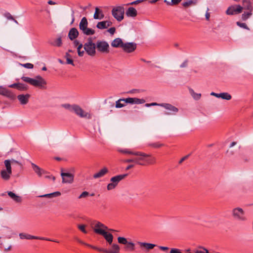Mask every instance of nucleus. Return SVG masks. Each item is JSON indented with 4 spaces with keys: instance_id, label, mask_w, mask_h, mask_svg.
<instances>
[{
    "instance_id": "nucleus-56",
    "label": "nucleus",
    "mask_w": 253,
    "mask_h": 253,
    "mask_svg": "<svg viewBox=\"0 0 253 253\" xmlns=\"http://www.w3.org/2000/svg\"><path fill=\"white\" fill-rule=\"evenodd\" d=\"M193 3L192 0H189L187 1H185L182 3L183 6L187 7L191 5Z\"/></svg>"
},
{
    "instance_id": "nucleus-2",
    "label": "nucleus",
    "mask_w": 253,
    "mask_h": 253,
    "mask_svg": "<svg viewBox=\"0 0 253 253\" xmlns=\"http://www.w3.org/2000/svg\"><path fill=\"white\" fill-rule=\"evenodd\" d=\"M241 7V12L243 10H246L242 15V19L243 21H246L252 15L253 5L250 0H242V4Z\"/></svg>"
},
{
    "instance_id": "nucleus-31",
    "label": "nucleus",
    "mask_w": 253,
    "mask_h": 253,
    "mask_svg": "<svg viewBox=\"0 0 253 253\" xmlns=\"http://www.w3.org/2000/svg\"><path fill=\"white\" fill-rule=\"evenodd\" d=\"M93 17L95 19H102L104 17L102 10H100L98 7H96Z\"/></svg>"
},
{
    "instance_id": "nucleus-36",
    "label": "nucleus",
    "mask_w": 253,
    "mask_h": 253,
    "mask_svg": "<svg viewBox=\"0 0 253 253\" xmlns=\"http://www.w3.org/2000/svg\"><path fill=\"white\" fill-rule=\"evenodd\" d=\"M126 105L124 98H120L116 102V107L121 108Z\"/></svg>"
},
{
    "instance_id": "nucleus-9",
    "label": "nucleus",
    "mask_w": 253,
    "mask_h": 253,
    "mask_svg": "<svg viewBox=\"0 0 253 253\" xmlns=\"http://www.w3.org/2000/svg\"><path fill=\"white\" fill-rule=\"evenodd\" d=\"M109 45L105 41H98L96 42V48L98 51L102 53H108Z\"/></svg>"
},
{
    "instance_id": "nucleus-13",
    "label": "nucleus",
    "mask_w": 253,
    "mask_h": 253,
    "mask_svg": "<svg viewBox=\"0 0 253 253\" xmlns=\"http://www.w3.org/2000/svg\"><path fill=\"white\" fill-rule=\"evenodd\" d=\"M241 13V7L240 5H234L229 6L226 11L227 15H235Z\"/></svg>"
},
{
    "instance_id": "nucleus-40",
    "label": "nucleus",
    "mask_w": 253,
    "mask_h": 253,
    "mask_svg": "<svg viewBox=\"0 0 253 253\" xmlns=\"http://www.w3.org/2000/svg\"><path fill=\"white\" fill-rule=\"evenodd\" d=\"M118 151L122 153L126 154H130L134 155L135 152L131 151L128 149H122L119 148Z\"/></svg>"
},
{
    "instance_id": "nucleus-53",
    "label": "nucleus",
    "mask_w": 253,
    "mask_h": 253,
    "mask_svg": "<svg viewBox=\"0 0 253 253\" xmlns=\"http://www.w3.org/2000/svg\"><path fill=\"white\" fill-rule=\"evenodd\" d=\"M117 186L113 183V182H111L110 183H109L107 185V190H111L112 189H114Z\"/></svg>"
},
{
    "instance_id": "nucleus-33",
    "label": "nucleus",
    "mask_w": 253,
    "mask_h": 253,
    "mask_svg": "<svg viewBox=\"0 0 253 253\" xmlns=\"http://www.w3.org/2000/svg\"><path fill=\"white\" fill-rule=\"evenodd\" d=\"M61 195V193L58 191L54 192L49 194H46L42 195H40L39 197H45L48 198H52L53 197H58Z\"/></svg>"
},
{
    "instance_id": "nucleus-63",
    "label": "nucleus",
    "mask_w": 253,
    "mask_h": 253,
    "mask_svg": "<svg viewBox=\"0 0 253 253\" xmlns=\"http://www.w3.org/2000/svg\"><path fill=\"white\" fill-rule=\"evenodd\" d=\"M66 60H67V63L68 64H71L72 65H74V62H73V61L72 59H71V58H70L69 57H67Z\"/></svg>"
},
{
    "instance_id": "nucleus-24",
    "label": "nucleus",
    "mask_w": 253,
    "mask_h": 253,
    "mask_svg": "<svg viewBox=\"0 0 253 253\" xmlns=\"http://www.w3.org/2000/svg\"><path fill=\"white\" fill-rule=\"evenodd\" d=\"M79 32L75 28H71L68 33V37L70 40L73 41L78 37Z\"/></svg>"
},
{
    "instance_id": "nucleus-17",
    "label": "nucleus",
    "mask_w": 253,
    "mask_h": 253,
    "mask_svg": "<svg viewBox=\"0 0 253 253\" xmlns=\"http://www.w3.org/2000/svg\"><path fill=\"white\" fill-rule=\"evenodd\" d=\"M98 234L102 235L107 242L109 245H112L113 241V236L112 234L107 232L106 231H97Z\"/></svg>"
},
{
    "instance_id": "nucleus-54",
    "label": "nucleus",
    "mask_w": 253,
    "mask_h": 253,
    "mask_svg": "<svg viewBox=\"0 0 253 253\" xmlns=\"http://www.w3.org/2000/svg\"><path fill=\"white\" fill-rule=\"evenodd\" d=\"M169 253H182L180 250L177 248H172L170 249Z\"/></svg>"
},
{
    "instance_id": "nucleus-23",
    "label": "nucleus",
    "mask_w": 253,
    "mask_h": 253,
    "mask_svg": "<svg viewBox=\"0 0 253 253\" xmlns=\"http://www.w3.org/2000/svg\"><path fill=\"white\" fill-rule=\"evenodd\" d=\"M127 174L118 175L112 177L110 179V181L114 183L116 186L118 185L119 182L124 179L127 176Z\"/></svg>"
},
{
    "instance_id": "nucleus-42",
    "label": "nucleus",
    "mask_w": 253,
    "mask_h": 253,
    "mask_svg": "<svg viewBox=\"0 0 253 253\" xmlns=\"http://www.w3.org/2000/svg\"><path fill=\"white\" fill-rule=\"evenodd\" d=\"M83 47V45L82 43H80L78 45L77 51L79 56H83L84 55V51H81V49Z\"/></svg>"
},
{
    "instance_id": "nucleus-45",
    "label": "nucleus",
    "mask_w": 253,
    "mask_h": 253,
    "mask_svg": "<svg viewBox=\"0 0 253 253\" xmlns=\"http://www.w3.org/2000/svg\"><path fill=\"white\" fill-rule=\"evenodd\" d=\"M236 24L240 28L250 30V28L247 26V24L245 23H241L240 22H237Z\"/></svg>"
},
{
    "instance_id": "nucleus-7",
    "label": "nucleus",
    "mask_w": 253,
    "mask_h": 253,
    "mask_svg": "<svg viewBox=\"0 0 253 253\" xmlns=\"http://www.w3.org/2000/svg\"><path fill=\"white\" fill-rule=\"evenodd\" d=\"M118 242L119 244L125 245L124 250L125 251H133L135 250V244L131 241H128L125 237H119Z\"/></svg>"
},
{
    "instance_id": "nucleus-62",
    "label": "nucleus",
    "mask_w": 253,
    "mask_h": 253,
    "mask_svg": "<svg viewBox=\"0 0 253 253\" xmlns=\"http://www.w3.org/2000/svg\"><path fill=\"white\" fill-rule=\"evenodd\" d=\"M143 2V0H135V1H134L132 2H130L128 4H127V5H129V4H131V5H132V4H138V3H139L140 2Z\"/></svg>"
},
{
    "instance_id": "nucleus-27",
    "label": "nucleus",
    "mask_w": 253,
    "mask_h": 253,
    "mask_svg": "<svg viewBox=\"0 0 253 253\" xmlns=\"http://www.w3.org/2000/svg\"><path fill=\"white\" fill-rule=\"evenodd\" d=\"M8 195L15 202L21 203L22 202V198L11 191L7 192Z\"/></svg>"
},
{
    "instance_id": "nucleus-30",
    "label": "nucleus",
    "mask_w": 253,
    "mask_h": 253,
    "mask_svg": "<svg viewBox=\"0 0 253 253\" xmlns=\"http://www.w3.org/2000/svg\"><path fill=\"white\" fill-rule=\"evenodd\" d=\"M88 26V22L87 19L85 17H83L79 24V28L82 31L85 30L86 28Z\"/></svg>"
},
{
    "instance_id": "nucleus-3",
    "label": "nucleus",
    "mask_w": 253,
    "mask_h": 253,
    "mask_svg": "<svg viewBox=\"0 0 253 253\" xmlns=\"http://www.w3.org/2000/svg\"><path fill=\"white\" fill-rule=\"evenodd\" d=\"M4 165L10 166L11 169H13L14 171H18L21 170L23 166L22 163V158L21 156L17 157L16 159L11 158L10 159L5 160L4 161Z\"/></svg>"
},
{
    "instance_id": "nucleus-22",
    "label": "nucleus",
    "mask_w": 253,
    "mask_h": 253,
    "mask_svg": "<svg viewBox=\"0 0 253 253\" xmlns=\"http://www.w3.org/2000/svg\"><path fill=\"white\" fill-rule=\"evenodd\" d=\"M30 97V95L29 94H20L17 96V98L21 104L25 105L28 102Z\"/></svg>"
},
{
    "instance_id": "nucleus-57",
    "label": "nucleus",
    "mask_w": 253,
    "mask_h": 253,
    "mask_svg": "<svg viewBox=\"0 0 253 253\" xmlns=\"http://www.w3.org/2000/svg\"><path fill=\"white\" fill-rule=\"evenodd\" d=\"M4 15L8 20H14L13 17L9 12L5 13Z\"/></svg>"
},
{
    "instance_id": "nucleus-8",
    "label": "nucleus",
    "mask_w": 253,
    "mask_h": 253,
    "mask_svg": "<svg viewBox=\"0 0 253 253\" xmlns=\"http://www.w3.org/2000/svg\"><path fill=\"white\" fill-rule=\"evenodd\" d=\"M72 112H74L77 115L81 118H85L88 119L91 118V115L90 114L84 112L81 107L78 105L74 104Z\"/></svg>"
},
{
    "instance_id": "nucleus-43",
    "label": "nucleus",
    "mask_w": 253,
    "mask_h": 253,
    "mask_svg": "<svg viewBox=\"0 0 253 253\" xmlns=\"http://www.w3.org/2000/svg\"><path fill=\"white\" fill-rule=\"evenodd\" d=\"M17 89L20 90H26L28 89V87L27 85L25 84L18 83Z\"/></svg>"
},
{
    "instance_id": "nucleus-18",
    "label": "nucleus",
    "mask_w": 253,
    "mask_h": 253,
    "mask_svg": "<svg viewBox=\"0 0 253 253\" xmlns=\"http://www.w3.org/2000/svg\"><path fill=\"white\" fill-rule=\"evenodd\" d=\"M0 94L10 99H13L15 97L14 95L9 90L1 86H0Z\"/></svg>"
},
{
    "instance_id": "nucleus-48",
    "label": "nucleus",
    "mask_w": 253,
    "mask_h": 253,
    "mask_svg": "<svg viewBox=\"0 0 253 253\" xmlns=\"http://www.w3.org/2000/svg\"><path fill=\"white\" fill-rule=\"evenodd\" d=\"M77 241L79 243H81L82 244L84 245H85V246H86L87 247H89L90 248H91L92 249H93L94 250H96L97 249V247H95V246H92L91 245H89V244H86V243L84 242L83 241H82V240H81L80 239H77Z\"/></svg>"
},
{
    "instance_id": "nucleus-14",
    "label": "nucleus",
    "mask_w": 253,
    "mask_h": 253,
    "mask_svg": "<svg viewBox=\"0 0 253 253\" xmlns=\"http://www.w3.org/2000/svg\"><path fill=\"white\" fill-rule=\"evenodd\" d=\"M61 176H62L63 183H72L74 181V176L72 173L62 172Z\"/></svg>"
},
{
    "instance_id": "nucleus-26",
    "label": "nucleus",
    "mask_w": 253,
    "mask_h": 253,
    "mask_svg": "<svg viewBox=\"0 0 253 253\" xmlns=\"http://www.w3.org/2000/svg\"><path fill=\"white\" fill-rule=\"evenodd\" d=\"M124 43L123 42L122 40L120 38H116L111 42V46L114 47H121L122 48L123 45Z\"/></svg>"
},
{
    "instance_id": "nucleus-25",
    "label": "nucleus",
    "mask_w": 253,
    "mask_h": 253,
    "mask_svg": "<svg viewBox=\"0 0 253 253\" xmlns=\"http://www.w3.org/2000/svg\"><path fill=\"white\" fill-rule=\"evenodd\" d=\"M31 165L32 168L34 171L39 176H41L42 174L44 173L45 172L44 170L41 169L39 166L35 165V164L32 163Z\"/></svg>"
},
{
    "instance_id": "nucleus-20",
    "label": "nucleus",
    "mask_w": 253,
    "mask_h": 253,
    "mask_svg": "<svg viewBox=\"0 0 253 253\" xmlns=\"http://www.w3.org/2000/svg\"><path fill=\"white\" fill-rule=\"evenodd\" d=\"M138 244L140 246V247L142 250L145 249L146 251L152 250L155 247L157 246V245L155 244L141 242H138Z\"/></svg>"
},
{
    "instance_id": "nucleus-59",
    "label": "nucleus",
    "mask_w": 253,
    "mask_h": 253,
    "mask_svg": "<svg viewBox=\"0 0 253 253\" xmlns=\"http://www.w3.org/2000/svg\"><path fill=\"white\" fill-rule=\"evenodd\" d=\"M188 65V60H185L180 65V68H185Z\"/></svg>"
},
{
    "instance_id": "nucleus-46",
    "label": "nucleus",
    "mask_w": 253,
    "mask_h": 253,
    "mask_svg": "<svg viewBox=\"0 0 253 253\" xmlns=\"http://www.w3.org/2000/svg\"><path fill=\"white\" fill-rule=\"evenodd\" d=\"M124 99L125 103H129L131 104H134V98L128 97L126 98H124Z\"/></svg>"
},
{
    "instance_id": "nucleus-6",
    "label": "nucleus",
    "mask_w": 253,
    "mask_h": 253,
    "mask_svg": "<svg viewBox=\"0 0 253 253\" xmlns=\"http://www.w3.org/2000/svg\"><path fill=\"white\" fill-rule=\"evenodd\" d=\"M125 8L123 6H117L113 8L112 14L118 21L120 22L124 18Z\"/></svg>"
},
{
    "instance_id": "nucleus-1",
    "label": "nucleus",
    "mask_w": 253,
    "mask_h": 253,
    "mask_svg": "<svg viewBox=\"0 0 253 253\" xmlns=\"http://www.w3.org/2000/svg\"><path fill=\"white\" fill-rule=\"evenodd\" d=\"M136 156V164L145 166L146 165H153L156 163V158L150 154L141 152H135L134 154Z\"/></svg>"
},
{
    "instance_id": "nucleus-10",
    "label": "nucleus",
    "mask_w": 253,
    "mask_h": 253,
    "mask_svg": "<svg viewBox=\"0 0 253 253\" xmlns=\"http://www.w3.org/2000/svg\"><path fill=\"white\" fill-rule=\"evenodd\" d=\"M4 166L5 169L1 170L0 176L3 180L5 181H8L10 178L12 171L11 168L10 167V166H8L7 165Z\"/></svg>"
},
{
    "instance_id": "nucleus-51",
    "label": "nucleus",
    "mask_w": 253,
    "mask_h": 253,
    "mask_svg": "<svg viewBox=\"0 0 253 253\" xmlns=\"http://www.w3.org/2000/svg\"><path fill=\"white\" fill-rule=\"evenodd\" d=\"M21 66L27 68V69H33L34 67V65L30 63H27L25 64H20Z\"/></svg>"
},
{
    "instance_id": "nucleus-38",
    "label": "nucleus",
    "mask_w": 253,
    "mask_h": 253,
    "mask_svg": "<svg viewBox=\"0 0 253 253\" xmlns=\"http://www.w3.org/2000/svg\"><path fill=\"white\" fill-rule=\"evenodd\" d=\"M220 98L223 99L229 100L231 99L232 97L231 95L227 92H222L220 93Z\"/></svg>"
},
{
    "instance_id": "nucleus-19",
    "label": "nucleus",
    "mask_w": 253,
    "mask_h": 253,
    "mask_svg": "<svg viewBox=\"0 0 253 253\" xmlns=\"http://www.w3.org/2000/svg\"><path fill=\"white\" fill-rule=\"evenodd\" d=\"M108 229L106 226L99 221L96 222L93 228L94 232L97 234H98L97 231H106Z\"/></svg>"
},
{
    "instance_id": "nucleus-39",
    "label": "nucleus",
    "mask_w": 253,
    "mask_h": 253,
    "mask_svg": "<svg viewBox=\"0 0 253 253\" xmlns=\"http://www.w3.org/2000/svg\"><path fill=\"white\" fill-rule=\"evenodd\" d=\"M83 33L87 36L92 35L95 33V31L92 29L86 28L85 30L82 31Z\"/></svg>"
},
{
    "instance_id": "nucleus-44",
    "label": "nucleus",
    "mask_w": 253,
    "mask_h": 253,
    "mask_svg": "<svg viewBox=\"0 0 253 253\" xmlns=\"http://www.w3.org/2000/svg\"><path fill=\"white\" fill-rule=\"evenodd\" d=\"M96 27L99 29H104L107 28L104 21L98 22L96 25Z\"/></svg>"
},
{
    "instance_id": "nucleus-35",
    "label": "nucleus",
    "mask_w": 253,
    "mask_h": 253,
    "mask_svg": "<svg viewBox=\"0 0 253 253\" xmlns=\"http://www.w3.org/2000/svg\"><path fill=\"white\" fill-rule=\"evenodd\" d=\"M50 44L51 45H53L54 46H57V47L61 46L62 44L61 38L59 37V38H57L53 42H50Z\"/></svg>"
},
{
    "instance_id": "nucleus-60",
    "label": "nucleus",
    "mask_w": 253,
    "mask_h": 253,
    "mask_svg": "<svg viewBox=\"0 0 253 253\" xmlns=\"http://www.w3.org/2000/svg\"><path fill=\"white\" fill-rule=\"evenodd\" d=\"M116 31V29L115 27L110 28L108 30V32H109L111 35H113Z\"/></svg>"
},
{
    "instance_id": "nucleus-28",
    "label": "nucleus",
    "mask_w": 253,
    "mask_h": 253,
    "mask_svg": "<svg viewBox=\"0 0 253 253\" xmlns=\"http://www.w3.org/2000/svg\"><path fill=\"white\" fill-rule=\"evenodd\" d=\"M126 13L128 17H134L137 15V12L134 7H130L127 9Z\"/></svg>"
},
{
    "instance_id": "nucleus-49",
    "label": "nucleus",
    "mask_w": 253,
    "mask_h": 253,
    "mask_svg": "<svg viewBox=\"0 0 253 253\" xmlns=\"http://www.w3.org/2000/svg\"><path fill=\"white\" fill-rule=\"evenodd\" d=\"M145 100L143 99H139L137 98H134V104H141L145 103Z\"/></svg>"
},
{
    "instance_id": "nucleus-47",
    "label": "nucleus",
    "mask_w": 253,
    "mask_h": 253,
    "mask_svg": "<svg viewBox=\"0 0 253 253\" xmlns=\"http://www.w3.org/2000/svg\"><path fill=\"white\" fill-rule=\"evenodd\" d=\"M149 145L150 146L153 147L154 148H159V147H161L162 146H163L164 145L163 144H162V143H160L159 142H157V143H150L149 144Z\"/></svg>"
},
{
    "instance_id": "nucleus-4",
    "label": "nucleus",
    "mask_w": 253,
    "mask_h": 253,
    "mask_svg": "<svg viewBox=\"0 0 253 253\" xmlns=\"http://www.w3.org/2000/svg\"><path fill=\"white\" fill-rule=\"evenodd\" d=\"M232 214L234 218L239 221L245 222L248 219L245 211L240 207L234 208L232 211Z\"/></svg>"
},
{
    "instance_id": "nucleus-37",
    "label": "nucleus",
    "mask_w": 253,
    "mask_h": 253,
    "mask_svg": "<svg viewBox=\"0 0 253 253\" xmlns=\"http://www.w3.org/2000/svg\"><path fill=\"white\" fill-rule=\"evenodd\" d=\"M195 253H209V251L203 246H199L194 250Z\"/></svg>"
},
{
    "instance_id": "nucleus-61",
    "label": "nucleus",
    "mask_w": 253,
    "mask_h": 253,
    "mask_svg": "<svg viewBox=\"0 0 253 253\" xmlns=\"http://www.w3.org/2000/svg\"><path fill=\"white\" fill-rule=\"evenodd\" d=\"M190 154H188L183 158H181V159L179 161V164H181L184 161L188 159V158L190 156Z\"/></svg>"
},
{
    "instance_id": "nucleus-16",
    "label": "nucleus",
    "mask_w": 253,
    "mask_h": 253,
    "mask_svg": "<svg viewBox=\"0 0 253 253\" xmlns=\"http://www.w3.org/2000/svg\"><path fill=\"white\" fill-rule=\"evenodd\" d=\"M161 107L171 112L170 113H166V115H174L178 111L177 108L169 103H163V104L161 105Z\"/></svg>"
},
{
    "instance_id": "nucleus-32",
    "label": "nucleus",
    "mask_w": 253,
    "mask_h": 253,
    "mask_svg": "<svg viewBox=\"0 0 253 253\" xmlns=\"http://www.w3.org/2000/svg\"><path fill=\"white\" fill-rule=\"evenodd\" d=\"M37 81L40 82V84H41L39 85V87L41 88L45 89L46 84V82L40 76H38L36 77Z\"/></svg>"
},
{
    "instance_id": "nucleus-50",
    "label": "nucleus",
    "mask_w": 253,
    "mask_h": 253,
    "mask_svg": "<svg viewBox=\"0 0 253 253\" xmlns=\"http://www.w3.org/2000/svg\"><path fill=\"white\" fill-rule=\"evenodd\" d=\"M163 104V103H157L156 102H153L151 103H146L145 104V106L147 107H149L151 106H159L161 107V105Z\"/></svg>"
},
{
    "instance_id": "nucleus-29",
    "label": "nucleus",
    "mask_w": 253,
    "mask_h": 253,
    "mask_svg": "<svg viewBox=\"0 0 253 253\" xmlns=\"http://www.w3.org/2000/svg\"><path fill=\"white\" fill-rule=\"evenodd\" d=\"M108 172V170L107 168H104L101 169L99 171L95 173L93 175V177L94 178H98L103 176L105 174H106Z\"/></svg>"
},
{
    "instance_id": "nucleus-21",
    "label": "nucleus",
    "mask_w": 253,
    "mask_h": 253,
    "mask_svg": "<svg viewBox=\"0 0 253 253\" xmlns=\"http://www.w3.org/2000/svg\"><path fill=\"white\" fill-rule=\"evenodd\" d=\"M22 80L25 82L28 83L31 85H33L35 86H38L40 85V82L37 81V79L31 78L27 77H22L21 78Z\"/></svg>"
},
{
    "instance_id": "nucleus-12",
    "label": "nucleus",
    "mask_w": 253,
    "mask_h": 253,
    "mask_svg": "<svg viewBox=\"0 0 253 253\" xmlns=\"http://www.w3.org/2000/svg\"><path fill=\"white\" fill-rule=\"evenodd\" d=\"M111 245V250H107L104 249L102 248H97L96 250L102 252L104 253H119L120 248L119 246L117 244H112Z\"/></svg>"
},
{
    "instance_id": "nucleus-64",
    "label": "nucleus",
    "mask_w": 253,
    "mask_h": 253,
    "mask_svg": "<svg viewBox=\"0 0 253 253\" xmlns=\"http://www.w3.org/2000/svg\"><path fill=\"white\" fill-rule=\"evenodd\" d=\"M182 0H171L170 1V3L173 4H177L179 3Z\"/></svg>"
},
{
    "instance_id": "nucleus-55",
    "label": "nucleus",
    "mask_w": 253,
    "mask_h": 253,
    "mask_svg": "<svg viewBox=\"0 0 253 253\" xmlns=\"http://www.w3.org/2000/svg\"><path fill=\"white\" fill-rule=\"evenodd\" d=\"M89 195V193L86 191L83 192L79 197V199H82L83 198H85L88 196Z\"/></svg>"
},
{
    "instance_id": "nucleus-11",
    "label": "nucleus",
    "mask_w": 253,
    "mask_h": 253,
    "mask_svg": "<svg viewBox=\"0 0 253 253\" xmlns=\"http://www.w3.org/2000/svg\"><path fill=\"white\" fill-rule=\"evenodd\" d=\"M20 239H28V240H31V239H38V240H46V241H53L58 243V242L57 241H54L49 239L43 238V237H40L38 236H35L33 235H31L30 234H25L23 233H20L19 235Z\"/></svg>"
},
{
    "instance_id": "nucleus-5",
    "label": "nucleus",
    "mask_w": 253,
    "mask_h": 253,
    "mask_svg": "<svg viewBox=\"0 0 253 253\" xmlns=\"http://www.w3.org/2000/svg\"><path fill=\"white\" fill-rule=\"evenodd\" d=\"M84 50L90 56H93L96 53V44L92 42V39L89 38L88 39L84 45Z\"/></svg>"
},
{
    "instance_id": "nucleus-15",
    "label": "nucleus",
    "mask_w": 253,
    "mask_h": 253,
    "mask_svg": "<svg viewBox=\"0 0 253 253\" xmlns=\"http://www.w3.org/2000/svg\"><path fill=\"white\" fill-rule=\"evenodd\" d=\"M136 44L134 42H126L123 45L122 48L125 52L130 53L135 50Z\"/></svg>"
},
{
    "instance_id": "nucleus-52",
    "label": "nucleus",
    "mask_w": 253,
    "mask_h": 253,
    "mask_svg": "<svg viewBox=\"0 0 253 253\" xmlns=\"http://www.w3.org/2000/svg\"><path fill=\"white\" fill-rule=\"evenodd\" d=\"M85 226L83 224H79L78 225V228L83 233H87V231L85 229Z\"/></svg>"
},
{
    "instance_id": "nucleus-34",
    "label": "nucleus",
    "mask_w": 253,
    "mask_h": 253,
    "mask_svg": "<svg viewBox=\"0 0 253 253\" xmlns=\"http://www.w3.org/2000/svg\"><path fill=\"white\" fill-rule=\"evenodd\" d=\"M189 91L193 98L195 100H199L201 97V94L195 92L194 90L191 88H189Z\"/></svg>"
},
{
    "instance_id": "nucleus-41",
    "label": "nucleus",
    "mask_w": 253,
    "mask_h": 253,
    "mask_svg": "<svg viewBox=\"0 0 253 253\" xmlns=\"http://www.w3.org/2000/svg\"><path fill=\"white\" fill-rule=\"evenodd\" d=\"M61 107H62L65 108V109L68 110L71 112H72L73 108H74V104L71 105L69 103H65V104H61Z\"/></svg>"
},
{
    "instance_id": "nucleus-58",
    "label": "nucleus",
    "mask_w": 253,
    "mask_h": 253,
    "mask_svg": "<svg viewBox=\"0 0 253 253\" xmlns=\"http://www.w3.org/2000/svg\"><path fill=\"white\" fill-rule=\"evenodd\" d=\"M126 163H134L136 164L135 157L133 159H126L125 161Z\"/></svg>"
}]
</instances>
